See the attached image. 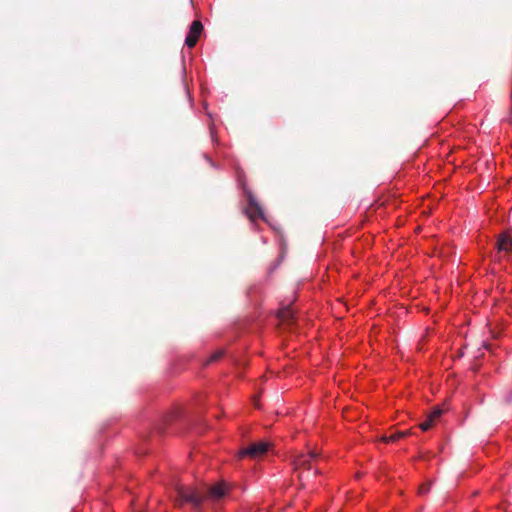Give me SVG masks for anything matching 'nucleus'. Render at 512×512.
I'll use <instances>...</instances> for the list:
<instances>
[{"instance_id":"1","label":"nucleus","mask_w":512,"mask_h":512,"mask_svg":"<svg viewBox=\"0 0 512 512\" xmlns=\"http://www.w3.org/2000/svg\"><path fill=\"white\" fill-rule=\"evenodd\" d=\"M229 486L224 481L204 489L179 486L176 488V501L179 504L189 503L199 511L205 501L217 502L227 495Z\"/></svg>"},{"instance_id":"2","label":"nucleus","mask_w":512,"mask_h":512,"mask_svg":"<svg viewBox=\"0 0 512 512\" xmlns=\"http://www.w3.org/2000/svg\"><path fill=\"white\" fill-rule=\"evenodd\" d=\"M243 190H244L245 196L248 201V205L245 208V214L247 215V217L252 221H255L258 218H263L262 208L257 203L252 192L249 189H247L245 186H243Z\"/></svg>"},{"instance_id":"3","label":"nucleus","mask_w":512,"mask_h":512,"mask_svg":"<svg viewBox=\"0 0 512 512\" xmlns=\"http://www.w3.org/2000/svg\"><path fill=\"white\" fill-rule=\"evenodd\" d=\"M270 444L266 441H260L257 443H253L248 447L242 449L240 451V456H248L250 458H257L263 456L269 449Z\"/></svg>"},{"instance_id":"4","label":"nucleus","mask_w":512,"mask_h":512,"mask_svg":"<svg viewBox=\"0 0 512 512\" xmlns=\"http://www.w3.org/2000/svg\"><path fill=\"white\" fill-rule=\"evenodd\" d=\"M203 25L201 23V21L199 20H195L192 22L191 26H190V29H189V32L186 36V39H185V44L189 47V48H193L197 42H198V39L199 37L201 36L202 32H203Z\"/></svg>"},{"instance_id":"5","label":"nucleus","mask_w":512,"mask_h":512,"mask_svg":"<svg viewBox=\"0 0 512 512\" xmlns=\"http://www.w3.org/2000/svg\"><path fill=\"white\" fill-rule=\"evenodd\" d=\"M496 247L499 252H504L508 255H512V237L508 232H503L499 234Z\"/></svg>"},{"instance_id":"6","label":"nucleus","mask_w":512,"mask_h":512,"mask_svg":"<svg viewBox=\"0 0 512 512\" xmlns=\"http://www.w3.org/2000/svg\"><path fill=\"white\" fill-rule=\"evenodd\" d=\"M443 414V410L439 407H435L432 412H430L425 421L419 424V428L423 431L429 430L431 427L434 426L436 421L441 417Z\"/></svg>"},{"instance_id":"7","label":"nucleus","mask_w":512,"mask_h":512,"mask_svg":"<svg viewBox=\"0 0 512 512\" xmlns=\"http://www.w3.org/2000/svg\"><path fill=\"white\" fill-rule=\"evenodd\" d=\"M313 458L312 454L308 455H300L299 457L294 459L295 469H298L300 466L309 465L310 460Z\"/></svg>"},{"instance_id":"8","label":"nucleus","mask_w":512,"mask_h":512,"mask_svg":"<svg viewBox=\"0 0 512 512\" xmlns=\"http://www.w3.org/2000/svg\"><path fill=\"white\" fill-rule=\"evenodd\" d=\"M400 438H403V434H399L398 432L397 433H394V434H391L390 436H383L381 438L382 441L386 442V443H390V442H396L398 441Z\"/></svg>"},{"instance_id":"9","label":"nucleus","mask_w":512,"mask_h":512,"mask_svg":"<svg viewBox=\"0 0 512 512\" xmlns=\"http://www.w3.org/2000/svg\"><path fill=\"white\" fill-rule=\"evenodd\" d=\"M223 355H224V350H218V351L214 352V353L210 356V358L208 359L207 364H209V363H212V362H215V361L219 360L221 357H223Z\"/></svg>"},{"instance_id":"10","label":"nucleus","mask_w":512,"mask_h":512,"mask_svg":"<svg viewBox=\"0 0 512 512\" xmlns=\"http://www.w3.org/2000/svg\"><path fill=\"white\" fill-rule=\"evenodd\" d=\"M430 483H425V484H422L420 487H419V494L421 495H425L426 493L429 492L430 490Z\"/></svg>"},{"instance_id":"11","label":"nucleus","mask_w":512,"mask_h":512,"mask_svg":"<svg viewBox=\"0 0 512 512\" xmlns=\"http://www.w3.org/2000/svg\"><path fill=\"white\" fill-rule=\"evenodd\" d=\"M289 315H290V332H291L292 331V325H293V319H294V310L292 309L291 306H290Z\"/></svg>"},{"instance_id":"12","label":"nucleus","mask_w":512,"mask_h":512,"mask_svg":"<svg viewBox=\"0 0 512 512\" xmlns=\"http://www.w3.org/2000/svg\"><path fill=\"white\" fill-rule=\"evenodd\" d=\"M285 316H286V311H285V309L283 308V309H281V310L279 311V313H278V317H279L280 319H282V320H283V319L285 318Z\"/></svg>"},{"instance_id":"13","label":"nucleus","mask_w":512,"mask_h":512,"mask_svg":"<svg viewBox=\"0 0 512 512\" xmlns=\"http://www.w3.org/2000/svg\"><path fill=\"white\" fill-rule=\"evenodd\" d=\"M399 434H403V437L407 436L410 434V431L409 430H406L404 432H398Z\"/></svg>"}]
</instances>
